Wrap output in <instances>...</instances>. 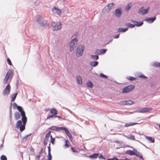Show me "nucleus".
Returning <instances> with one entry per match:
<instances>
[{
	"instance_id": "obj_3",
	"label": "nucleus",
	"mask_w": 160,
	"mask_h": 160,
	"mask_svg": "<svg viewBox=\"0 0 160 160\" xmlns=\"http://www.w3.org/2000/svg\"><path fill=\"white\" fill-rule=\"evenodd\" d=\"M84 49V47L82 45H79L77 48L76 51V55L77 56L79 57L82 56L83 53Z\"/></svg>"
},
{
	"instance_id": "obj_45",
	"label": "nucleus",
	"mask_w": 160,
	"mask_h": 160,
	"mask_svg": "<svg viewBox=\"0 0 160 160\" xmlns=\"http://www.w3.org/2000/svg\"><path fill=\"white\" fill-rule=\"evenodd\" d=\"M100 76L103 78H108V77L104 75L102 73H101L100 74Z\"/></svg>"
},
{
	"instance_id": "obj_13",
	"label": "nucleus",
	"mask_w": 160,
	"mask_h": 160,
	"mask_svg": "<svg viewBox=\"0 0 160 160\" xmlns=\"http://www.w3.org/2000/svg\"><path fill=\"white\" fill-rule=\"evenodd\" d=\"M21 115L22 116V120L23 122V123L24 124H26L27 121V118L25 116V113H22Z\"/></svg>"
},
{
	"instance_id": "obj_12",
	"label": "nucleus",
	"mask_w": 160,
	"mask_h": 160,
	"mask_svg": "<svg viewBox=\"0 0 160 160\" xmlns=\"http://www.w3.org/2000/svg\"><path fill=\"white\" fill-rule=\"evenodd\" d=\"M122 12L120 9H116L115 11V14L117 17H120L122 14Z\"/></svg>"
},
{
	"instance_id": "obj_18",
	"label": "nucleus",
	"mask_w": 160,
	"mask_h": 160,
	"mask_svg": "<svg viewBox=\"0 0 160 160\" xmlns=\"http://www.w3.org/2000/svg\"><path fill=\"white\" fill-rule=\"evenodd\" d=\"M50 113L53 115L54 116L57 114V110L54 108L51 109L50 110Z\"/></svg>"
},
{
	"instance_id": "obj_16",
	"label": "nucleus",
	"mask_w": 160,
	"mask_h": 160,
	"mask_svg": "<svg viewBox=\"0 0 160 160\" xmlns=\"http://www.w3.org/2000/svg\"><path fill=\"white\" fill-rule=\"evenodd\" d=\"M131 21L133 23L135 24V26L138 27L140 26H142L143 24L142 22H138L136 21L132 20Z\"/></svg>"
},
{
	"instance_id": "obj_52",
	"label": "nucleus",
	"mask_w": 160,
	"mask_h": 160,
	"mask_svg": "<svg viewBox=\"0 0 160 160\" xmlns=\"http://www.w3.org/2000/svg\"><path fill=\"white\" fill-rule=\"evenodd\" d=\"M108 160H118V159L117 158H116V157H115V158H113L112 159H108Z\"/></svg>"
},
{
	"instance_id": "obj_55",
	"label": "nucleus",
	"mask_w": 160,
	"mask_h": 160,
	"mask_svg": "<svg viewBox=\"0 0 160 160\" xmlns=\"http://www.w3.org/2000/svg\"><path fill=\"white\" fill-rule=\"evenodd\" d=\"M41 156V154H39L37 156V158L38 159H40V157Z\"/></svg>"
},
{
	"instance_id": "obj_33",
	"label": "nucleus",
	"mask_w": 160,
	"mask_h": 160,
	"mask_svg": "<svg viewBox=\"0 0 160 160\" xmlns=\"http://www.w3.org/2000/svg\"><path fill=\"white\" fill-rule=\"evenodd\" d=\"M134 155L136 156L137 157H138L140 158H143L142 156L140 154V153L138 152H135V154Z\"/></svg>"
},
{
	"instance_id": "obj_25",
	"label": "nucleus",
	"mask_w": 160,
	"mask_h": 160,
	"mask_svg": "<svg viewBox=\"0 0 160 160\" xmlns=\"http://www.w3.org/2000/svg\"><path fill=\"white\" fill-rule=\"evenodd\" d=\"M126 153L130 155H133L135 154V152L134 151L130 150L127 151Z\"/></svg>"
},
{
	"instance_id": "obj_22",
	"label": "nucleus",
	"mask_w": 160,
	"mask_h": 160,
	"mask_svg": "<svg viewBox=\"0 0 160 160\" xmlns=\"http://www.w3.org/2000/svg\"><path fill=\"white\" fill-rule=\"evenodd\" d=\"M77 82L79 84L81 85L82 83L81 78L80 76H78L77 78Z\"/></svg>"
},
{
	"instance_id": "obj_8",
	"label": "nucleus",
	"mask_w": 160,
	"mask_h": 160,
	"mask_svg": "<svg viewBox=\"0 0 160 160\" xmlns=\"http://www.w3.org/2000/svg\"><path fill=\"white\" fill-rule=\"evenodd\" d=\"M53 12L55 14H57L60 16L61 12L60 9L58 8H56L55 6H54L52 9Z\"/></svg>"
},
{
	"instance_id": "obj_38",
	"label": "nucleus",
	"mask_w": 160,
	"mask_h": 160,
	"mask_svg": "<svg viewBox=\"0 0 160 160\" xmlns=\"http://www.w3.org/2000/svg\"><path fill=\"white\" fill-rule=\"evenodd\" d=\"M91 57L92 58L96 60H97L98 58V56L97 55H92Z\"/></svg>"
},
{
	"instance_id": "obj_28",
	"label": "nucleus",
	"mask_w": 160,
	"mask_h": 160,
	"mask_svg": "<svg viewBox=\"0 0 160 160\" xmlns=\"http://www.w3.org/2000/svg\"><path fill=\"white\" fill-rule=\"evenodd\" d=\"M22 122L21 120H18L17 121V123H16V126L17 128H18L21 125H22Z\"/></svg>"
},
{
	"instance_id": "obj_21",
	"label": "nucleus",
	"mask_w": 160,
	"mask_h": 160,
	"mask_svg": "<svg viewBox=\"0 0 160 160\" xmlns=\"http://www.w3.org/2000/svg\"><path fill=\"white\" fill-rule=\"evenodd\" d=\"M138 124V123H134V122H129V123H126L125 125V127H128L129 126L134 125L137 124Z\"/></svg>"
},
{
	"instance_id": "obj_27",
	"label": "nucleus",
	"mask_w": 160,
	"mask_h": 160,
	"mask_svg": "<svg viewBox=\"0 0 160 160\" xmlns=\"http://www.w3.org/2000/svg\"><path fill=\"white\" fill-rule=\"evenodd\" d=\"M17 94V93H15L13 95H12V96H11L12 101H14L15 100Z\"/></svg>"
},
{
	"instance_id": "obj_10",
	"label": "nucleus",
	"mask_w": 160,
	"mask_h": 160,
	"mask_svg": "<svg viewBox=\"0 0 160 160\" xmlns=\"http://www.w3.org/2000/svg\"><path fill=\"white\" fill-rule=\"evenodd\" d=\"M51 134V132L49 131L46 134L45 138L44 139L43 143L44 145L46 146L47 144V142L49 140V138Z\"/></svg>"
},
{
	"instance_id": "obj_39",
	"label": "nucleus",
	"mask_w": 160,
	"mask_h": 160,
	"mask_svg": "<svg viewBox=\"0 0 160 160\" xmlns=\"http://www.w3.org/2000/svg\"><path fill=\"white\" fill-rule=\"evenodd\" d=\"M1 160H6L7 159V158L4 155H2L0 158Z\"/></svg>"
},
{
	"instance_id": "obj_60",
	"label": "nucleus",
	"mask_w": 160,
	"mask_h": 160,
	"mask_svg": "<svg viewBox=\"0 0 160 160\" xmlns=\"http://www.w3.org/2000/svg\"><path fill=\"white\" fill-rule=\"evenodd\" d=\"M72 140V138L71 137V139H70L71 141Z\"/></svg>"
},
{
	"instance_id": "obj_29",
	"label": "nucleus",
	"mask_w": 160,
	"mask_h": 160,
	"mask_svg": "<svg viewBox=\"0 0 160 160\" xmlns=\"http://www.w3.org/2000/svg\"><path fill=\"white\" fill-rule=\"evenodd\" d=\"M87 85L88 87L91 88L93 86L92 82L90 81H88L87 82Z\"/></svg>"
},
{
	"instance_id": "obj_54",
	"label": "nucleus",
	"mask_w": 160,
	"mask_h": 160,
	"mask_svg": "<svg viewBox=\"0 0 160 160\" xmlns=\"http://www.w3.org/2000/svg\"><path fill=\"white\" fill-rule=\"evenodd\" d=\"M48 153H51L50 152H51V148H50V146H49L48 147Z\"/></svg>"
},
{
	"instance_id": "obj_41",
	"label": "nucleus",
	"mask_w": 160,
	"mask_h": 160,
	"mask_svg": "<svg viewBox=\"0 0 160 160\" xmlns=\"http://www.w3.org/2000/svg\"><path fill=\"white\" fill-rule=\"evenodd\" d=\"M52 156L51 153H48L47 160H51Z\"/></svg>"
},
{
	"instance_id": "obj_48",
	"label": "nucleus",
	"mask_w": 160,
	"mask_h": 160,
	"mask_svg": "<svg viewBox=\"0 0 160 160\" xmlns=\"http://www.w3.org/2000/svg\"><path fill=\"white\" fill-rule=\"evenodd\" d=\"M28 136L27 135L26 136H25V137H24L22 139V141L23 142H24L27 139L28 137Z\"/></svg>"
},
{
	"instance_id": "obj_5",
	"label": "nucleus",
	"mask_w": 160,
	"mask_h": 160,
	"mask_svg": "<svg viewBox=\"0 0 160 160\" xmlns=\"http://www.w3.org/2000/svg\"><path fill=\"white\" fill-rule=\"evenodd\" d=\"M78 39L76 38L73 39L71 42V51L73 50V49L76 48L77 45Z\"/></svg>"
},
{
	"instance_id": "obj_46",
	"label": "nucleus",
	"mask_w": 160,
	"mask_h": 160,
	"mask_svg": "<svg viewBox=\"0 0 160 160\" xmlns=\"http://www.w3.org/2000/svg\"><path fill=\"white\" fill-rule=\"evenodd\" d=\"M7 62H8V63L9 65H12V63L11 62L10 60L8 58L7 59Z\"/></svg>"
},
{
	"instance_id": "obj_34",
	"label": "nucleus",
	"mask_w": 160,
	"mask_h": 160,
	"mask_svg": "<svg viewBox=\"0 0 160 160\" xmlns=\"http://www.w3.org/2000/svg\"><path fill=\"white\" fill-rule=\"evenodd\" d=\"M25 125L26 124H23L22 125H21V126L19 127L20 130L22 132L25 129Z\"/></svg>"
},
{
	"instance_id": "obj_15",
	"label": "nucleus",
	"mask_w": 160,
	"mask_h": 160,
	"mask_svg": "<svg viewBox=\"0 0 160 160\" xmlns=\"http://www.w3.org/2000/svg\"><path fill=\"white\" fill-rule=\"evenodd\" d=\"M156 19L155 17H152V18H146L145 19V21L151 23L152 22Z\"/></svg>"
},
{
	"instance_id": "obj_26",
	"label": "nucleus",
	"mask_w": 160,
	"mask_h": 160,
	"mask_svg": "<svg viewBox=\"0 0 160 160\" xmlns=\"http://www.w3.org/2000/svg\"><path fill=\"white\" fill-rule=\"evenodd\" d=\"M128 30V28H119L118 29V32H124Z\"/></svg>"
},
{
	"instance_id": "obj_17",
	"label": "nucleus",
	"mask_w": 160,
	"mask_h": 160,
	"mask_svg": "<svg viewBox=\"0 0 160 160\" xmlns=\"http://www.w3.org/2000/svg\"><path fill=\"white\" fill-rule=\"evenodd\" d=\"M70 146V143L69 141L68 140H66L64 141V144L63 145V147L66 148H68Z\"/></svg>"
},
{
	"instance_id": "obj_24",
	"label": "nucleus",
	"mask_w": 160,
	"mask_h": 160,
	"mask_svg": "<svg viewBox=\"0 0 160 160\" xmlns=\"http://www.w3.org/2000/svg\"><path fill=\"white\" fill-rule=\"evenodd\" d=\"M98 153H94L92 155L89 156V157L91 158H96L98 156Z\"/></svg>"
},
{
	"instance_id": "obj_23",
	"label": "nucleus",
	"mask_w": 160,
	"mask_h": 160,
	"mask_svg": "<svg viewBox=\"0 0 160 160\" xmlns=\"http://www.w3.org/2000/svg\"><path fill=\"white\" fill-rule=\"evenodd\" d=\"M17 108L19 111L20 112L21 115L22 114V113H25V112L23 110L21 107L20 106H17Z\"/></svg>"
},
{
	"instance_id": "obj_47",
	"label": "nucleus",
	"mask_w": 160,
	"mask_h": 160,
	"mask_svg": "<svg viewBox=\"0 0 160 160\" xmlns=\"http://www.w3.org/2000/svg\"><path fill=\"white\" fill-rule=\"evenodd\" d=\"M100 50H101L102 54H103L106 52L107 51V49H101Z\"/></svg>"
},
{
	"instance_id": "obj_35",
	"label": "nucleus",
	"mask_w": 160,
	"mask_h": 160,
	"mask_svg": "<svg viewBox=\"0 0 160 160\" xmlns=\"http://www.w3.org/2000/svg\"><path fill=\"white\" fill-rule=\"evenodd\" d=\"M127 79L130 81H134L136 79V78H135L130 76L127 77Z\"/></svg>"
},
{
	"instance_id": "obj_31",
	"label": "nucleus",
	"mask_w": 160,
	"mask_h": 160,
	"mask_svg": "<svg viewBox=\"0 0 160 160\" xmlns=\"http://www.w3.org/2000/svg\"><path fill=\"white\" fill-rule=\"evenodd\" d=\"M90 65L93 67H95L98 65V62L97 61L91 62L90 63Z\"/></svg>"
},
{
	"instance_id": "obj_1",
	"label": "nucleus",
	"mask_w": 160,
	"mask_h": 160,
	"mask_svg": "<svg viewBox=\"0 0 160 160\" xmlns=\"http://www.w3.org/2000/svg\"><path fill=\"white\" fill-rule=\"evenodd\" d=\"M49 129L50 130H56L57 131H59L61 130L64 131H65V133L68 137L70 138L69 132L66 128H65L61 127H57L56 126H52L49 128Z\"/></svg>"
},
{
	"instance_id": "obj_62",
	"label": "nucleus",
	"mask_w": 160,
	"mask_h": 160,
	"mask_svg": "<svg viewBox=\"0 0 160 160\" xmlns=\"http://www.w3.org/2000/svg\"><path fill=\"white\" fill-rule=\"evenodd\" d=\"M6 160H7V159Z\"/></svg>"
},
{
	"instance_id": "obj_57",
	"label": "nucleus",
	"mask_w": 160,
	"mask_h": 160,
	"mask_svg": "<svg viewBox=\"0 0 160 160\" xmlns=\"http://www.w3.org/2000/svg\"><path fill=\"white\" fill-rule=\"evenodd\" d=\"M119 34H118V35H117L115 37V38H119Z\"/></svg>"
},
{
	"instance_id": "obj_56",
	"label": "nucleus",
	"mask_w": 160,
	"mask_h": 160,
	"mask_svg": "<svg viewBox=\"0 0 160 160\" xmlns=\"http://www.w3.org/2000/svg\"><path fill=\"white\" fill-rule=\"evenodd\" d=\"M43 149L42 148H41V150L40 152H39V154H41L42 153H43Z\"/></svg>"
},
{
	"instance_id": "obj_51",
	"label": "nucleus",
	"mask_w": 160,
	"mask_h": 160,
	"mask_svg": "<svg viewBox=\"0 0 160 160\" xmlns=\"http://www.w3.org/2000/svg\"><path fill=\"white\" fill-rule=\"evenodd\" d=\"M99 158H102L104 159H105V158L104 157H103V156H102V154H101L100 155V156L99 157Z\"/></svg>"
},
{
	"instance_id": "obj_49",
	"label": "nucleus",
	"mask_w": 160,
	"mask_h": 160,
	"mask_svg": "<svg viewBox=\"0 0 160 160\" xmlns=\"http://www.w3.org/2000/svg\"><path fill=\"white\" fill-rule=\"evenodd\" d=\"M139 77L143 78H146V77L142 74H140L139 76Z\"/></svg>"
},
{
	"instance_id": "obj_43",
	"label": "nucleus",
	"mask_w": 160,
	"mask_h": 160,
	"mask_svg": "<svg viewBox=\"0 0 160 160\" xmlns=\"http://www.w3.org/2000/svg\"><path fill=\"white\" fill-rule=\"evenodd\" d=\"M55 116H53V115L52 114V115H50V114H49L48 115L47 117V119H49L50 118H52L53 117H54Z\"/></svg>"
},
{
	"instance_id": "obj_59",
	"label": "nucleus",
	"mask_w": 160,
	"mask_h": 160,
	"mask_svg": "<svg viewBox=\"0 0 160 160\" xmlns=\"http://www.w3.org/2000/svg\"><path fill=\"white\" fill-rule=\"evenodd\" d=\"M2 147H3V146H2V145H1V146H0V148H2Z\"/></svg>"
},
{
	"instance_id": "obj_11",
	"label": "nucleus",
	"mask_w": 160,
	"mask_h": 160,
	"mask_svg": "<svg viewBox=\"0 0 160 160\" xmlns=\"http://www.w3.org/2000/svg\"><path fill=\"white\" fill-rule=\"evenodd\" d=\"M152 109V108H143L140 109V112L141 113H146Z\"/></svg>"
},
{
	"instance_id": "obj_9",
	"label": "nucleus",
	"mask_w": 160,
	"mask_h": 160,
	"mask_svg": "<svg viewBox=\"0 0 160 160\" xmlns=\"http://www.w3.org/2000/svg\"><path fill=\"white\" fill-rule=\"evenodd\" d=\"M149 8L148 7L146 9H144L143 7H141L139 10L138 12L141 13L142 15H144L148 12L149 10Z\"/></svg>"
},
{
	"instance_id": "obj_53",
	"label": "nucleus",
	"mask_w": 160,
	"mask_h": 160,
	"mask_svg": "<svg viewBox=\"0 0 160 160\" xmlns=\"http://www.w3.org/2000/svg\"><path fill=\"white\" fill-rule=\"evenodd\" d=\"M13 106H14V107H13L14 109H15L16 107L17 108V106H18L17 104L15 103H13Z\"/></svg>"
},
{
	"instance_id": "obj_14",
	"label": "nucleus",
	"mask_w": 160,
	"mask_h": 160,
	"mask_svg": "<svg viewBox=\"0 0 160 160\" xmlns=\"http://www.w3.org/2000/svg\"><path fill=\"white\" fill-rule=\"evenodd\" d=\"M134 102L131 100L124 101L122 102V104L123 105H132L134 104Z\"/></svg>"
},
{
	"instance_id": "obj_36",
	"label": "nucleus",
	"mask_w": 160,
	"mask_h": 160,
	"mask_svg": "<svg viewBox=\"0 0 160 160\" xmlns=\"http://www.w3.org/2000/svg\"><path fill=\"white\" fill-rule=\"evenodd\" d=\"M126 25L128 26L129 28H133L135 26V24H132L130 23H127Z\"/></svg>"
},
{
	"instance_id": "obj_58",
	"label": "nucleus",
	"mask_w": 160,
	"mask_h": 160,
	"mask_svg": "<svg viewBox=\"0 0 160 160\" xmlns=\"http://www.w3.org/2000/svg\"><path fill=\"white\" fill-rule=\"evenodd\" d=\"M54 117H58L59 118H61V117H60L59 116H56V115H55Z\"/></svg>"
},
{
	"instance_id": "obj_32",
	"label": "nucleus",
	"mask_w": 160,
	"mask_h": 160,
	"mask_svg": "<svg viewBox=\"0 0 160 160\" xmlns=\"http://www.w3.org/2000/svg\"><path fill=\"white\" fill-rule=\"evenodd\" d=\"M132 6V3L131 2L129 3L127 6L126 8V11L129 10Z\"/></svg>"
},
{
	"instance_id": "obj_6",
	"label": "nucleus",
	"mask_w": 160,
	"mask_h": 160,
	"mask_svg": "<svg viewBox=\"0 0 160 160\" xmlns=\"http://www.w3.org/2000/svg\"><path fill=\"white\" fill-rule=\"evenodd\" d=\"M52 26H53V30H58L61 28V24L60 22L57 23L56 24L54 22H52Z\"/></svg>"
},
{
	"instance_id": "obj_50",
	"label": "nucleus",
	"mask_w": 160,
	"mask_h": 160,
	"mask_svg": "<svg viewBox=\"0 0 160 160\" xmlns=\"http://www.w3.org/2000/svg\"><path fill=\"white\" fill-rule=\"evenodd\" d=\"M154 65L155 66L160 67V63L158 62H156L154 63Z\"/></svg>"
},
{
	"instance_id": "obj_30",
	"label": "nucleus",
	"mask_w": 160,
	"mask_h": 160,
	"mask_svg": "<svg viewBox=\"0 0 160 160\" xmlns=\"http://www.w3.org/2000/svg\"><path fill=\"white\" fill-rule=\"evenodd\" d=\"M125 137H126L127 138L132 139L133 140H135V137L134 135H130L129 136V137H128L126 135H125Z\"/></svg>"
},
{
	"instance_id": "obj_44",
	"label": "nucleus",
	"mask_w": 160,
	"mask_h": 160,
	"mask_svg": "<svg viewBox=\"0 0 160 160\" xmlns=\"http://www.w3.org/2000/svg\"><path fill=\"white\" fill-rule=\"evenodd\" d=\"M101 49H97L96 51V52L97 54H98V55H101L102 54V52H101V50H100Z\"/></svg>"
},
{
	"instance_id": "obj_40",
	"label": "nucleus",
	"mask_w": 160,
	"mask_h": 160,
	"mask_svg": "<svg viewBox=\"0 0 160 160\" xmlns=\"http://www.w3.org/2000/svg\"><path fill=\"white\" fill-rule=\"evenodd\" d=\"M50 136L51 138V142L52 143V144H54L55 141V138H53L51 135Z\"/></svg>"
},
{
	"instance_id": "obj_7",
	"label": "nucleus",
	"mask_w": 160,
	"mask_h": 160,
	"mask_svg": "<svg viewBox=\"0 0 160 160\" xmlns=\"http://www.w3.org/2000/svg\"><path fill=\"white\" fill-rule=\"evenodd\" d=\"M10 86L9 84L7 85L6 88L3 90V92L4 95H8L10 93Z\"/></svg>"
},
{
	"instance_id": "obj_19",
	"label": "nucleus",
	"mask_w": 160,
	"mask_h": 160,
	"mask_svg": "<svg viewBox=\"0 0 160 160\" xmlns=\"http://www.w3.org/2000/svg\"><path fill=\"white\" fill-rule=\"evenodd\" d=\"M21 115L18 112H16L14 113V117L16 120H18L20 118Z\"/></svg>"
},
{
	"instance_id": "obj_2",
	"label": "nucleus",
	"mask_w": 160,
	"mask_h": 160,
	"mask_svg": "<svg viewBox=\"0 0 160 160\" xmlns=\"http://www.w3.org/2000/svg\"><path fill=\"white\" fill-rule=\"evenodd\" d=\"M13 76V72L11 70H9L7 72L6 75L3 80L4 84H6L8 80L11 81V78Z\"/></svg>"
},
{
	"instance_id": "obj_4",
	"label": "nucleus",
	"mask_w": 160,
	"mask_h": 160,
	"mask_svg": "<svg viewBox=\"0 0 160 160\" xmlns=\"http://www.w3.org/2000/svg\"><path fill=\"white\" fill-rule=\"evenodd\" d=\"M135 87L133 85H130L128 86L124 87L122 89V92L127 93L129 92L134 88Z\"/></svg>"
},
{
	"instance_id": "obj_42",
	"label": "nucleus",
	"mask_w": 160,
	"mask_h": 160,
	"mask_svg": "<svg viewBox=\"0 0 160 160\" xmlns=\"http://www.w3.org/2000/svg\"><path fill=\"white\" fill-rule=\"evenodd\" d=\"M71 150L73 152H78V151L77 149H76L74 148L71 147Z\"/></svg>"
},
{
	"instance_id": "obj_37",
	"label": "nucleus",
	"mask_w": 160,
	"mask_h": 160,
	"mask_svg": "<svg viewBox=\"0 0 160 160\" xmlns=\"http://www.w3.org/2000/svg\"><path fill=\"white\" fill-rule=\"evenodd\" d=\"M114 5V4L113 3H110L108 5V8L109 10H110L111 9L112 7Z\"/></svg>"
},
{
	"instance_id": "obj_20",
	"label": "nucleus",
	"mask_w": 160,
	"mask_h": 160,
	"mask_svg": "<svg viewBox=\"0 0 160 160\" xmlns=\"http://www.w3.org/2000/svg\"><path fill=\"white\" fill-rule=\"evenodd\" d=\"M145 138L150 141L151 142L154 143L155 141L154 138L152 137L148 136H145Z\"/></svg>"
},
{
	"instance_id": "obj_61",
	"label": "nucleus",
	"mask_w": 160,
	"mask_h": 160,
	"mask_svg": "<svg viewBox=\"0 0 160 160\" xmlns=\"http://www.w3.org/2000/svg\"><path fill=\"white\" fill-rule=\"evenodd\" d=\"M159 128L160 129V125H159Z\"/></svg>"
}]
</instances>
